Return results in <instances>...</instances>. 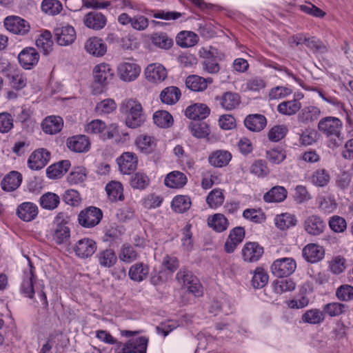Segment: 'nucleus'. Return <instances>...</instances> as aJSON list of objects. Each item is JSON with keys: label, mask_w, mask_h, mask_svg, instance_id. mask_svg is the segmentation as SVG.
Segmentation results:
<instances>
[{"label": "nucleus", "mask_w": 353, "mask_h": 353, "mask_svg": "<svg viewBox=\"0 0 353 353\" xmlns=\"http://www.w3.org/2000/svg\"><path fill=\"white\" fill-rule=\"evenodd\" d=\"M119 110L124 116L125 125L129 128H139L145 121L143 106L135 99L127 98L123 99L120 103Z\"/></svg>", "instance_id": "nucleus-1"}, {"label": "nucleus", "mask_w": 353, "mask_h": 353, "mask_svg": "<svg viewBox=\"0 0 353 353\" xmlns=\"http://www.w3.org/2000/svg\"><path fill=\"white\" fill-rule=\"evenodd\" d=\"M35 289L38 292V295L41 301L46 302L47 297L43 292V285L37 283L34 276V268L28 261L27 268L23 272L22 282L21 284V292L26 297L32 299L35 292Z\"/></svg>", "instance_id": "nucleus-2"}, {"label": "nucleus", "mask_w": 353, "mask_h": 353, "mask_svg": "<svg viewBox=\"0 0 353 353\" xmlns=\"http://www.w3.org/2000/svg\"><path fill=\"white\" fill-rule=\"evenodd\" d=\"M84 131L87 134L97 136L103 141L112 139L118 132V125L105 122L99 119L90 121L84 125Z\"/></svg>", "instance_id": "nucleus-3"}, {"label": "nucleus", "mask_w": 353, "mask_h": 353, "mask_svg": "<svg viewBox=\"0 0 353 353\" xmlns=\"http://www.w3.org/2000/svg\"><path fill=\"white\" fill-rule=\"evenodd\" d=\"M141 67L133 58H125L117 66L119 79L125 83L135 81L140 76Z\"/></svg>", "instance_id": "nucleus-4"}, {"label": "nucleus", "mask_w": 353, "mask_h": 353, "mask_svg": "<svg viewBox=\"0 0 353 353\" xmlns=\"http://www.w3.org/2000/svg\"><path fill=\"white\" fill-rule=\"evenodd\" d=\"M176 278L182 287L195 296H200L203 294V288L199 279L187 270H179Z\"/></svg>", "instance_id": "nucleus-5"}, {"label": "nucleus", "mask_w": 353, "mask_h": 353, "mask_svg": "<svg viewBox=\"0 0 353 353\" xmlns=\"http://www.w3.org/2000/svg\"><path fill=\"white\" fill-rule=\"evenodd\" d=\"M296 269V261L292 257H283L274 261L270 266L272 273L277 277H286Z\"/></svg>", "instance_id": "nucleus-6"}, {"label": "nucleus", "mask_w": 353, "mask_h": 353, "mask_svg": "<svg viewBox=\"0 0 353 353\" xmlns=\"http://www.w3.org/2000/svg\"><path fill=\"white\" fill-rule=\"evenodd\" d=\"M318 128L326 137L340 139L343 123L336 117H327L320 120Z\"/></svg>", "instance_id": "nucleus-7"}, {"label": "nucleus", "mask_w": 353, "mask_h": 353, "mask_svg": "<svg viewBox=\"0 0 353 353\" xmlns=\"http://www.w3.org/2000/svg\"><path fill=\"white\" fill-rule=\"evenodd\" d=\"M83 49L91 57H103L107 52L108 47L104 40L99 37H88L83 43Z\"/></svg>", "instance_id": "nucleus-8"}, {"label": "nucleus", "mask_w": 353, "mask_h": 353, "mask_svg": "<svg viewBox=\"0 0 353 353\" xmlns=\"http://www.w3.org/2000/svg\"><path fill=\"white\" fill-rule=\"evenodd\" d=\"M114 74V70L111 65L105 62L95 65L92 70L94 82L102 86L108 85L113 79Z\"/></svg>", "instance_id": "nucleus-9"}, {"label": "nucleus", "mask_w": 353, "mask_h": 353, "mask_svg": "<svg viewBox=\"0 0 353 353\" xmlns=\"http://www.w3.org/2000/svg\"><path fill=\"white\" fill-rule=\"evenodd\" d=\"M117 21L122 26H128L137 31H144L149 26L148 19L143 15L130 16L126 12H122L118 16Z\"/></svg>", "instance_id": "nucleus-10"}, {"label": "nucleus", "mask_w": 353, "mask_h": 353, "mask_svg": "<svg viewBox=\"0 0 353 353\" xmlns=\"http://www.w3.org/2000/svg\"><path fill=\"white\" fill-rule=\"evenodd\" d=\"M102 216L103 214L99 208L89 207L80 212L78 220L81 225L85 228H92L99 224Z\"/></svg>", "instance_id": "nucleus-11"}, {"label": "nucleus", "mask_w": 353, "mask_h": 353, "mask_svg": "<svg viewBox=\"0 0 353 353\" xmlns=\"http://www.w3.org/2000/svg\"><path fill=\"white\" fill-rule=\"evenodd\" d=\"M4 26L10 32L16 34H27L30 30V23L18 16H9L4 19Z\"/></svg>", "instance_id": "nucleus-12"}, {"label": "nucleus", "mask_w": 353, "mask_h": 353, "mask_svg": "<svg viewBox=\"0 0 353 353\" xmlns=\"http://www.w3.org/2000/svg\"><path fill=\"white\" fill-rule=\"evenodd\" d=\"M145 79L150 83H160L168 76L166 68L159 63L149 64L144 70Z\"/></svg>", "instance_id": "nucleus-13"}, {"label": "nucleus", "mask_w": 353, "mask_h": 353, "mask_svg": "<svg viewBox=\"0 0 353 353\" xmlns=\"http://www.w3.org/2000/svg\"><path fill=\"white\" fill-rule=\"evenodd\" d=\"M54 35L57 43L61 46H67L72 44L77 37L75 29L70 25L56 28Z\"/></svg>", "instance_id": "nucleus-14"}, {"label": "nucleus", "mask_w": 353, "mask_h": 353, "mask_svg": "<svg viewBox=\"0 0 353 353\" xmlns=\"http://www.w3.org/2000/svg\"><path fill=\"white\" fill-rule=\"evenodd\" d=\"M303 226L305 231L308 234L319 236L324 232L326 224L320 216L312 214L305 219Z\"/></svg>", "instance_id": "nucleus-15"}, {"label": "nucleus", "mask_w": 353, "mask_h": 353, "mask_svg": "<svg viewBox=\"0 0 353 353\" xmlns=\"http://www.w3.org/2000/svg\"><path fill=\"white\" fill-rule=\"evenodd\" d=\"M119 171L123 174H129L136 170L137 166V157L130 152H123L117 159Z\"/></svg>", "instance_id": "nucleus-16"}, {"label": "nucleus", "mask_w": 353, "mask_h": 353, "mask_svg": "<svg viewBox=\"0 0 353 353\" xmlns=\"http://www.w3.org/2000/svg\"><path fill=\"white\" fill-rule=\"evenodd\" d=\"M83 22L84 26L89 29L100 30L106 26L107 18L101 12L92 11L84 15Z\"/></svg>", "instance_id": "nucleus-17"}, {"label": "nucleus", "mask_w": 353, "mask_h": 353, "mask_svg": "<svg viewBox=\"0 0 353 353\" xmlns=\"http://www.w3.org/2000/svg\"><path fill=\"white\" fill-rule=\"evenodd\" d=\"M303 98V94L300 93L296 95V98L282 101L277 105L276 110L278 112L285 116L296 114L301 109L302 105L300 99Z\"/></svg>", "instance_id": "nucleus-18"}, {"label": "nucleus", "mask_w": 353, "mask_h": 353, "mask_svg": "<svg viewBox=\"0 0 353 353\" xmlns=\"http://www.w3.org/2000/svg\"><path fill=\"white\" fill-rule=\"evenodd\" d=\"M18 60L23 68L30 70L38 63L39 54L34 48H26L18 54Z\"/></svg>", "instance_id": "nucleus-19"}, {"label": "nucleus", "mask_w": 353, "mask_h": 353, "mask_svg": "<svg viewBox=\"0 0 353 353\" xmlns=\"http://www.w3.org/2000/svg\"><path fill=\"white\" fill-rule=\"evenodd\" d=\"M96 250L97 244L95 241L89 238L79 240L74 246L75 254L81 259L91 256Z\"/></svg>", "instance_id": "nucleus-20"}, {"label": "nucleus", "mask_w": 353, "mask_h": 353, "mask_svg": "<svg viewBox=\"0 0 353 353\" xmlns=\"http://www.w3.org/2000/svg\"><path fill=\"white\" fill-rule=\"evenodd\" d=\"M50 153L45 149H39L34 151L29 157L28 165L29 168L38 170L43 168L50 160Z\"/></svg>", "instance_id": "nucleus-21"}, {"label": "nucleus", "mask_w": 353, "mask_h": 353, "mask_svg": "<svg viewBox=\"0 0 353 353\" xmlns=\"http://www.w3.org/2000/svg\"><path fill=\"white\" fill-rule=\"evenodd\" d=\"M242 256L246 262H256L259 261L263 254V248L258 243H246L242 249Z\"/></svg>", "instance_id": "nucleus-22"}, {"label": "nucleus", "mask_w": 353, "mask_h": 353, "mask_svg": "<svg viewBox=\"0 0 353 353\" xmlns=\"http://www.w3.org/2000/svg\"><path fill=\"white\" fill-rule=\"evenodd\" d=\"M65 214L63 212L59 213L55 217V221L58 223L54 232L53 240L57 244H62L67 242L70 236L69 228L60 223L64 220Z\"/></svg>", "instance_id": "nucleus-23"}, {"label": "nucleus", "mask_w": 353, "mask_h": 353, "mask_svg": "<svg viewBox=\"0 0 353 353\" xmlns=\"http://www.w3.org/2000/svg\"><path fill=\"white\" fill-rule=\"evenodd\" d=\"M303 258L309 263H314L321 261L325 255L324 248L316 243H309L302 251Z\"/></svg>", "instance_id": "nucleus-24"}, {"label": "nucleus", "mask_w": 353, "mask_h": 353, "mask_svg": "<svg viewBox=\"0 0 353 353\" xmlns=\"http://www.w3.org/2000/svg\"><path fill=\"white\" fill-rule=\"evenodd\" d=\"M68 148L74 152H86L90 148V142L85 135H76L67 139Z\"/></svg>", "instance_id": "nucleus-25"}, {"label": "nucleus", "mask_w": 353, "mask_h": 353, "mask_svg": "<svg viewBox=\"0 0 353 353\" xmlns=\"http://www.w3.org/2000/svg\"><path fill=\"white\" fill-rule=\"evenodd\" d=\"M245 237L243 228L236 227L232 229L225 243V250L228 253H232L236 247L243 241Z\"/></svg>", "instance_id": "nucleus-26"}, {"label": "nucleus", "mask_w": 353, "mask_h": 353, "mask_svg": "<svg viewBox=\"0 0 353 353\" xmlns=\"http://www.w3.org/2000/svg\"><path fill=\"white\" fill-rule=\"evenodd\" d=\"M232 154L225 150L213 151L208 156V163L214 168H223L228 165L232 159Z\"/></svg>", "instance_id": "nucleus-27"}, {"label": "nucleus", "mask_w": 353, "mask_h": 353, "mask_svg": "<svg viewBox=\"0 0 353 353\" xmlns=\"http://www.w3.org/2000/svg\"><path fill=\"white\" fill-rule=\"evenodd\" d=\"M63 126V120L58 116H49L45 118L41 123L43 131L48 134L59 132Z\"/></svg>", "instance_id": "nucleus-28"}, {"label": "nucleus", "mask_w": 353, "mask_h": 353, "mask_svg": "<svg viewBox=\"0 0 353 353\" xmlns=\"http://www.w3.org/2000/svg\"><path fill=\"white\" fill-rule=\"evenodd\" d=\"M105 189L108 198L111 202L124 200L123 186L120 181H111L106 184Z\"/></svg>", "instance_id": "nucleus-29"}, {"label": "nucleus", "mask_w": 353, "mask_h": 353, "mask_svg": "<svg viewBox=\"0 0 353 353\" xmlns=\"http://www.w3.org/2000/svg\"><path fill=\"white\" fill-rule=\"evenodd\" d=\"M18 216L24 221L34 220L38 214V207L32 202H24L19 205L17 208Z\"/></svg>", "instance_id": "nucleus-30"}, {"label": "nucleus", "mask_w": 353, "mask_h": 353, "mask_svg": "<svg viewBox=\"0 0 353 353\" xmlns=\"http://www.w3.org/2000/svg\"><path fill=\"white\" fill-rule=\"evenodd\" d=\"M188 182L185 174L179 171H172L168 173L164 179V184L170 188L179 189Z\"/></svg>", "instance_id": "nucleus-31"}, {"label": "nucleus", "mask_w": 353, "mask_h": 353, "mask_svg": "<svg viewBox=\"0 0 353 353\" xmlns=\"http://www.w3.org/2000/svg\"><path fill=\"white\" fill-rule=\"evenodd\" d=\"M210 110L207 105L203 103H195L188 106L185 109V114L189 119L201 120L205 119L210 114Z\"/></svg>", "instance_id": "nucleus-32"}, {"label": "nucleus", "mask_w": 353, "mask_h": 353, "mask_svg": "<svg viewBox=\"0 0 353 353\" xmlns=\"http://www.w3.org/2000/svg\"><path fill=\"white\" fill-rule=\"evenodd\" d=\"M135 144L141 152L150 154L156 149L157 141L154 137L143 134L136 139Z\"/></svg>", "instance_id": "nucleus-33"}, {"label": "nucleus", "mask_w": 353, "mask_h": 353, "mask_svg": "<svg viewBox=\"0 0 353 353\" xmlns=\"http://www.w3.org/2000/svg\"><path fill=\"white\" fill-rule=\"evenodd\" d=\"M298 114V121L301 123H309L317 120L321 115L320 109L314 105L305 106Z\"/></svg>", "instance_id": "nucleus-34"}, {"label": "nucleus", "mask_w": 353, "mask_h": 353, "mask_svg": "<svg viewBox=\"0 0 353 353\" xmlns=\"http://www.w3.org/2000/svg\"><path fill=\"white\" fill-rule=\"evenodd\" d=\"M245 127L252 132H260L267 125L266 118L260 114H250L244 120Z\"/></svg>", "instance_id": "nucleus-35"}, {"label": "nucleus", "mask_w": 353, "mask_h": 353, "mask_svg": "<svg viewBox=\"0 0 353 353\" xmlns=\"http://www.w3.org/2000/svg\"><path fill=\"white\" fill-rule=\"evenodd\" d=\"M149 267L147 264L139 262L132 265L128 271V276L135 282H141L145 280L149 274Z\"/></svg>", "instance_id": "nucleus-36"}, {"label": "nucleus", "mask_w": 353, "mask_h": 353, "mask_svg": "<svg viewBox=\"0 0 353 353\" xmlns=\"http://www.w3.org/2000/svg\"><path fill=\"white\" fill-rule=\"evenodd\" d=\"M22 181V175L17 171H11L7 174L1 181L3 190L11 192L18 188Z\"/></svg>", "instance_id": "nucleus-37"}, {"label": "nucleus", "mask_w": 353, "mask_h": 353, "mask_svg": "<svg viewBox=\"0 0 353 353\" xmlns=\"http://www.w3.org/2000/svg\"><path fill=\"white\" fill-rule=\"evenodd\" d=\"M207 224L209 228L216 232H224L229 226L228 219L224 214L221 213H216L209 216L207 219Z\"/></svg>", "instance_id": "nucleus-38"}, {"label": "nucleus", "mask_w": 353, "mask_h": 353, "mask_svg": "<svg viewBox=\"0 0 353 353\" xmlns=\"http://www.w3.org/2000/svg\"><path fill=\"white\" fill-rule=\"evenodd\" d=\"M211 78L204 79L197 75H190L186 78L185 85L188 88L194 92H200L205 90L208 84L211 83Z\"/></svg>", "instance_id": "nucleus-39"}, {"label": "nucleus", "mask_w": 353, "mask_h": 353, "mask_svg": "<svg viewBox=\"0 0 353 353\" xmlns=\"http://www.w3.org/2000/svg\"><path fill=\"white\" fill-rule=\"evenodd\" d=\"M198 35L192 31L183 30L177 34L176 43L181 48H190L197 44Z\"/></svg>", "instance_id": "nucleus-40"}, {"label": "nucleus", "mask_w": 353, "mask_h": 353, "mask_svg": "<svg viewBox=\"0 0 353 353\" xmlns=\"http://www.w3.org/2000/svg\"><path fill=\"white\" fill-rule=\"evenodd\" d=\"M288 191L284 187L276 185L263 195V199L267 203H280L286 199Z\"/></svg>", "instance_id": "nucleus-41"}, {"label": "nucleus", "mask_w": 353, "mask_h": 353, "mask_svg": "<svg viewBox=\"0 0 353 353\" xmlns=\"http://www.w3.org/2000/svg\"><path fill=\"white\" fill-rule=\"evenodd\" d=\"M274 221L276 227L281 230H285L294 227L297 223L296 216L288 212L276 215Z\"/></svg>", "instance_id": "nucleus-42"}, {"label": "nucleus", "mask_w": 353, "mask_h": 353, "mask_svg": "<svg viewBox=\"0 0 353 353\" xmlns=\"http://www.w3.org/2000/svg\"><path fill=\"white\" fill-rule=\"evenodd\" d=\"M325 319L323 310L318 308L307 310L301 316L303 323L311 325H320L324 322Z\"/></svg>", "instance_id": "nucleus-43"}, {"label": "nucleus", "mask_w": 353, "mask_h": 353, "mask_svg": "<svg viewBox=\"0 0 353 353\" xmlns=\"http://www.w3.org/2000/svg\"><path fill=\"white\" fill-rule=\"evenodd\" d=\"M181 95V91L177 87L169 86L161 91L160 99L163 103L173 105L179 100Z\"/></svg>", "instance_id": "nucleus-44"}, {"label": "nucleus", "mask_w": 353, "mask_h": 353, "mask_svg": "<svg viewBox=\"0 0 353 353\" xmlns=\"http://www.w3.org/2000/svg\"><path fill=\"white\" fill-rule=\"evenodd\" d=\"M221 107L226 110H232L239 106L240 96L235 92H227L219 99Z\"/></svg>", "instance_id": "nucleus-45"}, {"label": "nucleus", "mask_w": 353, "mask_h": 353, "mask_svg": "<svg viewBox=\"0 0 353 353\" xmlns=\"http://www.w3.org/2000/svg\"><path fill=\"white\" fill-rule=\"evenodd\" d=\"M59 203L60 197L54 192H48L39 198V204L45 210H53L59 206Z\"/></svg>", "instance_id": "nucleus-46"}, {"label": "nucleus", "mask_w": 353, "mask_h": 353, "mask_svg": "<svg viewBox=\"0 0 353 353\" xmlns=\"http://www.w3.org/2000/svg\"><path fill=\"white\" fill-rule=\"evenodd\" d=\"M331 179L330 172L324 168H319L313 172L310 176L311 183L317 187H325Z\"/></svg>", "instance_id": "nucleus-47"}, {"label": "nucleus", "mask_w": 353, "mask_h": 353, "mask_svg": "<svg viewBox=\"0 0 353 353\" xmlns=\"http://www.w3.org/2000/svg\"><path fill=\"white\" fill-rule=\"evenodd\" d=\"M347 306L340 302H330L323 305L322 310L324 315H327L330 317L339 316L345 314L347 310Z\"/></svg>", "instance_id": "nucleus-48"}, {"label": "nucleus", "mask_w": 353, "mask_h": 353, "mask_svg": "<svg viewBox=\"0 0 353 353\" xmlns=\"http://www.w3.org/2000/svg\"><path fill=\"white\" fill-rule=\"evenodd\" d=\"M269 276L267 271L261 267H257L252 273L251 284L253 288L260 289L268 282Z\"/></svg>", "instance_id": "nucleus-49"}, {"label": "nucleus", "mask_w": 353, "mask_h": 353, "mask_svg": "<svg viewBox=\"0 0 353 353\" xmlns=\"http://www.w3.org/2000/svg\"><path fill=\"white\" fill-rule=\"evenodd\" d=\"M36 45L39 49L43 51L44 54H48L52 50L53 47L51 32L48 30L42 32L36 40Z\"/></svg>", "instance_id": "nucleus-50"}, {"label": "nucleus", "mask_w": 353, "mask_h": 353, "mask_svg": "<svg viewBox=\"0 0 353 353\" xmlns=\"http://www.w3.org/2000/svg\"><path fill=\"white\" fill-rule=\"evenodd\" d=\"M117 105L112 99H105L96 104L94 112L99 116H104L114 112Z\"/></svg>", "instance_id": "nucleus-51"}, {"label": "nucleus", "mask_w": 353, "mask_h": 353, "mask_svg": "<svg viewBox=\"0 0 353 353\" xmlns=\"http://www.w3.org/2000/svg\"><path fill=\"white\" fill-rule=\"evenodd\" d=\"M154 123L161 128H168L173 124L172 116L165 110H157L153 114Z\"/></svg>", "instance_id": "nucleus-52"}, {"label": "nucleus", "mask_w": 353, "mask_h": 353, "mask_svg": "<svg viewBox=\"0 0 353 353\" xmlns=\"http://www.w3.org/2000/svg\"><path fill=\"white\" fill-rule=\"evenodd\" d=\"M225 196L223 190L219 188L212 190L207 196L206 203L212 209H216L223 205Z\"/></svg>", "instance_id": "nucleus-53"}, {"label": "nucleus", "mask_w": 353, "mask_h": 353, "mask_svg": "<svg viewBox=\"0 0 353 353\" xmlns=\"http://www.w3.org/2000/svg\"><path fill=\"white\" fill-rule=\"evenodd\" d=\"M316 203L319 210L324 213H331L337 207L335 199L331 196H319L316 198Z\"/></svg>", "instance_id": "nucleus-54"}, {"label": "nucleus", "mask_w": 353, "mask_h": 353, "mask_svg": "<svg viewBox=\"0 0 353 353\" xmlns=\"http://www.w3.org/2000/svg\"><path fill=\"white\" fill-rule=\"evenodd\" d=\"M190 198L185 195H177L172 201V208L177 213H183L190 209L191 206Z\"/></svg>", "instance_id": "nucleus-55"}, {"label": "nucleus", "mask_w": 353, "mask_h": 353, "mask_svg": "<svg viewBox=\"0 0 353 353\" xmlns=\"http://www.w3.org/2000/svg\"><path fill=\"white\" fill-rule=\"evenodd\" d=\"M97 259L101 266L110 268L116 263L117 258L113 250L107 249L98 253Z\"/></svg>", "instance_id": "nucleus-56"}, {"label": "nucleus", "mask_w": 353, "mask_h": 353, "mask_svg": "<svg viewBox=\"0 0 353 353\" xmlns=\"http://www.w3.org/2000/svg\"><path fill=\"white\" fill-rule=\"evenodd\" d=\"M152 43L157 48L168 50L173 45V41L164 32L154 33L151 36Z\"/></svg>", "instance_id": "nucleus-57"}, {"label": "nucleus", "mask_w": 353, "mask_h": 353, "mask_svg": "<svg viewBox=\"0 0 353 353\" xmlns=\"http://www.w3.org/2000/svg\"><path fill=\"white\" fill-rule=\"evenodd\" d=\"M296 284L290 279H277L272 283V289L274 292L278 294L292 291L295 289Z\"/></svg>", "instance_id": "nucleus-58"}, {"label": "nucleus", "mask_w": 353, "mask_h": 353, "mask_svg": "<svg viewBox=\"0 0 353 353\" xmlns=\"http://www.w3.org/2000/svg\"><path fill=\"white\" fill-rule=\"evenodd\" d=\"M41 8L46 14L54 16L61 12L63 6L59 0H43Z\"/></svg>", "instance_id": "nucleus-59"}, {"label": "nucleus", "mask_w": 353, "mask_h": 353, "mask_svg": "<svg viewBox=\"0 0 353 353\" xmlns=\"http://www.w3.org/2000/svg\"><path fill=\"white\" fill-rule=\"evenodd\" d=\"M148 339L145 336H141L135 339L130 340L125 345H128L131 353H145Z\"/></svg>", "instance_id": "nucleus-60"}, {"label": "nucleus", "mask_w": 353, "mask_h": 353, "mask_svg": "<svg viewBox=\"0 0 353 353\" xmlns=\"http://www.w3.org/2000/svg\"><path fill=\"white\" fill-rule=\"evenodd\" d=\"M150 183L148 176L143 172H137L130 180V186L134 189L144 190Z\"/></svg>", "instance_id": "nucleus-61"}, {"label": "nucleus", "mask_w": 353, "mask_h": 353, "mask_svg": "<svg viewBox=\"0 0 353 353\" xmlns=\"http://www.w3.org/2000/svg\"><path fill=\"white\" fill-rule=\"evenodd\" d=\"M191 134L197 138H205L210 132V128L205 123L192 122L190 125Z\"/></svg>", "instance_id": "nucleus-62"}, {"label": "nucleus", "mask_w": 353, "mask_h": 353, "mask_svg": "<svg viewBox=\"0 0 353 353\" xmlns=\"http://www.w3.org/2000/svg\"><path fill=\"white\" fill-rule=\"evenodd\" d=\"M328 225L332 231L342 233L347 229L346 220L340 216L334 215L329 219Z\"/></svg>", "instance_id": "nucleus-63"}, {"label": "nucleus", "mask_w": 353, "mask_h": 353, "mask_svg": "<svg viewBox=\"0 0 353 353\" xmlns=\"http://www.w3.org/2000/svg\"><path fill=\"white\" fill-rule=\"evenodd\" d=\"M336 296L341 301H351L353 300V286L342 285L336 291Z\"/></svg>", "instance_id": "nucleus-64"}]
</instances>
